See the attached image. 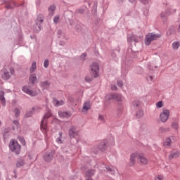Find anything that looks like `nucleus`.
Segmentation results:
<instances>
[{
    "instance_id": "nucleus-1",
    "label": "nucleus",
    "mask_w": 180,
    "mask_h": 180,
    "mask_svg": "<svg viewBox=\"0 0 180 180\" xmlns=\"http://www.w3.org/2000/svg\"><path fill=\"white\" fill-rule=\"evenodd\" d=\"M160 37H161V34H155V32L148 33L145 37L146 46H150L151 41H154V40H157V39H160Z\"/></svg>"
},
{
    "instance_id": "nucleus-2",
    "label": "nucleus",
    "mask_w": 180,
    "mask_h": 180,
    "mask_svg": "<svg viewBox=\"0 0 180 180\" xmlns=\"http://www.w3.org/2000/svg\"><path fill=\"white\" fill-rule=\"evenodd\" d=\"M9 148L13 153H15V154H20L22 147L18 141L11 139L9 143Z\"/></svg>"
},
{
    "instance_id": "nucleus-3",
    "label": "nucleus",
    "mask_w": 180,
    "mask_h": 180,
    "mask_svg": "<svg viewBox=\"0 0 180 180\" xmlns=\"http://www.w3.org/2000/svg\"><path fill=\"white\" fill-rule=\"evenodd\" d=\"M2 79H4V81H7V79H9L11 77H12V75L15 74V70L13 68H4L2 70Z\"/></svg>"
},
{
    "instance_id": "nucleus-4",
    "label": "nucleus",
    "mask_w": 180,
    "mask_h": 180,
    "mask_svg": "<svg viewBox=\"0 0 180 180\" xmlns=\"http://www.w3.org/2000/svg\"><path fill=\"white\" fill-rule=\"evenodd\" d=\"M90 72L94 77V78H96L99 75V64L96 62L93 63L90 65Z\"/></svg>"
},
{
    "instance_id": "nucleus-5",
    "label": "nucleus",
    "mask_w": 180,
    "mask_h": 180,
    "mask_svg": "<svg viewBox=\"0 0 180 180\" xmlns=\"http://www.w3.org/2000/svg\"><path fill=\"white\" fill-rule=\"evenodd\" d=\"M169 117V110L163 109L162 112L160 115V121L162 123H165Z\"/></svg>"
},
{
    "instance_id": "nucleus-6",
    "label": "nucleus",
    "mask_w": 180,
    "mask_h": 180,
    "mask_svg": "<svg viewBox=\"0 0 180 180\" xmlns=\"http://www.w3.org/2000/svg\"><path fill=\"white\" fill-rule=\"evenodd\" d=\"M41 108L39 106H34L32 108L31 111H28L25 114V117H32L33 115V113H39L40 112Z\"/></svg>"
},
{
    "instance_id": "nucleus-7",
    "label": "nucleus",
    "mask_w": 180,
    "mask_h": 180,
    "mask_svg": "<svg viewBox=\"0 0 180 180\" xmlns=\"http://www.w3.org/2000/svg\"><path fill=\"white\" fill-rule=\"evenodd\" d=\"M22 91L27 95H30V96H37V92L30 90L29 86H22Z\"/></svg>"
},
{
    "instance_id": "nucleus-8",
    "label": "nucleus",
    "mask_w": 180,
    "mask_h": 180,
    "mask_svg": "<svg viewBox=\"0 0 180 180\" xmlns=\"http://www.w3.org/2000/svg\"><path fill=\"white\" fill-rule=\"evenodd\" d=\"M41 130L45 136H47V131H49V128H47V121L42 120L41 122Z\"/></svg>"
},
{
    "instance_id": "nucleus-9",
    "label": "nucleus",
    "mask_w": 180,
    "mask_h": 180,
    "mask_svg": "<svg viewBox=\"0 0 180 180\" xmlns=\"http://www.w3.org/2000/svg\"><path fill=\"white\" fill-rule=\"evenodd\" d=\"M136 158L139 159V153H135L131 154L130 162H129L130 167H133V165L136 164Z\"/></svg>"
},
{
    "instance_id": "nucleus-10",
    "label": "nucleus",
    "mask_w": 180,
    "mask_h": 180,
    "mask_svg": "<svg viewBox=\"0 0 180 180\" xmlns=\"http://www.w3.org/2000/svg\"><path fill=\"white\" fill-rule=\"evenodd\" d=\"M127 41L128 43H132V41H134L135 43L139 42V37L133 34H128L127 36Z\"/></svg>"
},
{
    "instance_id": "nucleus-11",
    "label": "nucleus",
    "mask_w": 180,
    "mask_h": 180,
    "mask_svg": "<svg viewBox=\"0 0 180 180\" xmlns=\"http://www.w3.org/2000/svg\"><path fill=\"white\" fill-rule=\"evenodd\" d=\"M69 136L71 138H75L78 136V131H77V128L75 127H72L69 130Z\"/></svg>"
},
{
    "instance_id": "nucleus-12",
    "label": "nucleus",
    "mask_w": 180,
    "mask_h": 180,
    "mask_svg": "<svg viewBox=\"0 0 180 180\" xmlns=\"http://www.w3.org/2000/svg\"><path fill=\"white\" fill-rule=\"evenodd\" d=\"M138 160H139L141 164H143L144 165L148 164V160L142 153H138Z\"/></svg>"
},
{
    "instance_id": "nucleus-13",
    "label": "nucleus",
    "mask_w": 180,
    "mask_h": 180,
    "mask_svg": "<svg viewBox=\"0 0 180 180\" xmlns=\"http://www.w3.org/2000/svg\"><path fill=\"white\" fill-rule=\"evenodd\" d=\"M113 99L114 101H117V102H123V101H124V97H123L122 94H115L113 95Z\"/></svg>"
},
{
    "instance_id": "nucleus-14",
    "label": "nucleus",
    "mask_w": 180,
    "mask_h": 180,
    "mask_svg": "<svg viewBox=\"0 0 180 180\" xmlns=\"http://www.w3.org/2000/svg\"><path fill=\"white\" fill-rule=\"evenodd\" d=\"M5 95V92L4 91H0V101L1 103V105L3 106H6V100H5V97L4 96Z\"/></svg>"
},
{
    "instance_id": "nucleus-15",
    "label": "nucleus",
    "mask_w": 180,
    "mask_h": 180,
    "mask_svg": "<svg viewBox=\"0 0 180 180\" xmlns=\"http://www.w3.org/2000/svg\"><path fill=\"white\" fill-rule=\"evenodd\" d=\"M58 115H59L60 117H66V119H68V117H71L72 114H71V112H68L59 111Z\"/></svg>"
},
{
    "instance_id": "nucleus-16",
    "label": "nucleus",
    "mask_w": 180,
    "mask_h": 180,
    "mask_svg": "<svg viewBox=\"0 0 180 180\" xmlns=\"http://www.w3.org/2000/svg\"><path fill=\"white\" fill-rule=\"evenodd\" d=\"M91 109V102L86 101L84 103L82 112H88Z\"/></svg>"
},
{
    "instance_id": "nucleus-17",
    "label": "nucleus",
    "mask_w": 180,
    "mask_h": 180,
    "mask_svg": "<svg viewBox=\"0 0 180 180\" xmlns=\"http://www.w3.org/2000/svg\"><path fill=\"white\" fill-rule=\"evenodd\" d=\"M89 172H86V174H85L86 180H94V179H92V176H94V175H95V171H91V175H89Z\"/></svg>"
},
{
    "instance_id": "nucleus-18",
    "label": "nucleus",
    "mask_w": 180,
    "mask_h": 180,
    "mask_svg": "<svg viewBox=\"0 0 180 180\" xmlns=\"http://www.w3.org/2000/svg\"><path fill=\"white\" fill-rule=\"evenodd\" d=\"M53 155L54 154H53V153H51L45 155L44 158L45 161H46V162H50V161L53 160Z\"/></svg>"
},
{
    "instance_id": "nucleus-19",
    "label": "nucleus",
    "mask_w": 180,
    "mask_h": 180,
    "mask_svg": "<svg viewBox=\"0 0 180 180\" xmlns=\"http://www.w3.org/2000/svg\"><path fill=\"white\" fill-rule=\"evenodd\" d=\"M53 103L55 106H61L64 104V101L63 100L58 101L56 98H53Z\"/></svg>"
},
{
    "instance_id": "nucleus-20",
    "label": "nucleus",
    "mask_w": 180,
    "mask_h": 180,
    "mask_svg": "<svg viewBox=\"0 0 180 180\" xmlns=\"http://www.w3.org/2000/svg\"><path fill=\"white\" fill-rule=\"evenodd\" d=\"M41 86L43 89H49L50 88V83L47 81L42 82H41Z\"/></svg>"
},
{
    "instance_id": "nucleus-21",
    "label": "nucleus",
    "mask_w": 180,
    "mask_h": 180,
    "mask_svg": "<svg viewBox=\"0 0 180 180\" xmlns=\"http://www.w3.org/2000/svg\"><path fill=\"white\" fill-rule=\"evenodd\" d=\"M180 153L178 151L172 153L169 155V160H172V158H178V157H179Z\"/></svg>"
},
{
    "instance_id": "nucleus-22",
    "label": "nucleus",
    "mask_w": 180,
    "mask_h": 180,
    "mask_svg": "<svg viewBox=\"0 0 180 180\" xmlns=\"http://www.w3.org/2000/svg\"><path fill=\"white\" fill-rule=\"evenodd\" d=\"M30 84H34L35 82H37V77H36V75L32 74L30 76Z\"/></svg>"
},
{
    "instance_id": "nucleus-23",
    "label": "nucleus",
    "mask_w": 180,
    "mask_h": 180,
    "mask_svg": "<svg viewBox=\"0 0 180 180\" xmlns=\"http://www.w3.org/2000/svg\"><path fill=\"white\" fill-rule=\"evenodd\" d=\"M55 11H56V6L54 5L50 6V7L49 8V13L50 16H53V15H54Z\"/></svg>"
},
{
    "instance_id": "nucleus-24",
    "label": "nucleus",
    "mask_w": 180,
    "mask_h": 180,
    "mask_svg": "<svg viewBox=\"0 0 180 180\" xmlns=\"http://www.w3.org/2000/svg\"><path fill=\"white\" fill-rule=\"evenodd\" d=\"M171 143H172L171 138H167L164 142V146L166 147V148H168V147L171 146Z\"/></svg>"
},
{
    "instance_id": "nucleus-25",
    "label": "nucleus",
    "mask_w": 180,
    "mask_h": 180,
    "mask_svg": "<svg viewBox=\"0 0 180 180\" xmlns=\"http://www.w3.org/2000/svg\"><path fill=\"white\" fill-rule=\"evenodd\" d=\"M44 20V17H43V15L39 14L37 18V25H40V23H43Z\"/></svg>"
},
{
    "instance_id": "nucleus-26",
    "label": "nucleus",
    "mask_w": 180,
    "mask_h": 180,
    "mask_svg": "<svg viewBox=\"0 0 180 180\" xmlns=\"http://www.w3.org/2000/svg\"><path fill=\"white\" fill-rule=\"evenodd\" d=\"M180 43L179 41H176L172 43V49L173 50H178L179 49Z\"/></svg>"
},
{
    "instance_id": "nucleus-27",
    "label": "nucleus",
    "mask_w": 180,
    "mask_h": 180,
    "mask_svg": "<svg viewBox=\"0 0 180 180\" xmlns=\"http://www.w3.org/2000/svg\"><path fill=\"white\" fill-rule=\"evenodd\" d=\"M12 129L13 130H18L19 129V122L13 121L12 124Z\"/></svg>"
},
{
    "instance_id": "nucleus-28",
    "label": "nucleus",
    "mask_w": 180,
    "mask_h": 180,
    "mask_svg": "<svg viewBox=\"0 0 180 180\" xmlns=\"http://www.w3.org/2000/svg\"><path fill=\"white\" fill-rule=\"evenodd\" d=\"M18 139L21 143L22 146H26V141L25 140V138L22 136H18Z\"/></svg>"
},
{
    "instance_id": "nucleus-29",
    "label": "nucleus",
    "mask_w": 180,
    "mask_h": 180,
    "mask_svg": "<svg viewBox=\"0 0 180 180\" xmlns=\"http://www.w3.org/2000/svg\"><path fill=\"white\" fill-rule=\"evenodd\" d=\"M105 147H106V144L105 143V142H101L100 146H98V148L101 151H105Z\"/></svg>"
},
{
    "instance_id": "nucleus-30",
    "label": "nucleus",
    "mask_w": 180,
    "mask_h": 180,
    "mask_svg": "<svg viewBox=\"0 0 180 180\" xmlns=\"http://www.w3.org/2000/svg\"><path fill=\"white\" fill-rule=\"evenodd\" d=\"M178 127H179L178 122H173L172 123V129H174V130H178Z\"/></svg>"
},
{
    "instance_id": "nucleus-31",
    "label": "nucleus",
    "mask_w": 180,
    "mask_h": 180,
    "mask_svg": "<svg viewBox=\"0 0 180 180\" xmlns=\"http://www.w3.org/2000/svg\"><path fill=\"white\" fill-rule=\"evenodd\" d=\"M36 68H37L36 62H33L30 69V72H34V71L36 70Z\"/></svg>"
},
{
    "instance_id": "nucleus-32",
    "label": "nucleus",
    "mask_w": 180,
    "mask_h": 180,
    "mask_svg": "<svg viewBox=\"0 0 180 180\" xmlns=\"http://www.w3.org/2000/svg\"><path fill=\"white\" fill-rule=\"evenodd\" d=\"M132 106L134 108H139L140 106V101L139 100H135L132 102Z\"/></svg>"
},
{
    "instance_id": "nucleus-33",
    "label": "nucleus",
    "mask_w": 180,
    "mask_h": 180,
    "mask_svg": "<svg viewBox=\"0 0 180 180\" xmlns=\"http://www.w3.org/2000/svg\"><path fill=\"white\" fill-rule=\"evenodd\" d=\"M14 115L15 117H19L20 115V110H19V108H15Z\"/></svg>"
},
{
    "instance_id": "nucleus-34",
    "label": "nucleus",
    "mask_w": 180,
    "mask_h": 180,
    "mask_svg": "<svg viewBox=\"0 0 180 180\" xmlns=\"http://www.w3.org/2000/svg\"><path fill=\"white\" fill-rule=\"evenodd\" d=\"M143 116H144V111L139 110L137 112H136V117H143Z\"/></svg>"
},
{
    "instance_id": "nucleus-35",
    "label": "nucleus",
    "mask_w": 180,
    "mask_h": 180,
    "mask_svg": "<svg viewBox=\"0 0 180 180\" xmlns=\"http://www.w3.org/2000/svg\"><path fill=\"white\" fill-rule=\"evenodd\" d=\"M49 117H51V112H50V111H49V112L44 116L43 120L47 121V120L49 119Z\"/></svg>"
},
{
    "instance_id": "nucleus-36",
    "label": "nucleus",
    "mask_w": 180,
    "mask_h": 180,
    "mask_svg": "<svg viewBox=\"0 0 180 180\" xmlns=\"http://www.w3.org/2000/svg\"><path fill=\"white\" fill-rule=\"evenodd\" d=\"M59 137L56 139L57 143L58 144H61L63 143V141L61 140L62 136H63V132H59Z\"/></svg>"
},
{
    "instance_id": "nucleus-37",
    "label": "nucleus",
    "mask_w": 180,
    "mask_h": 180,
    "mask_svg": "<svg viewBox=\"0 0 180 180\" xmlns=\"http://www.w3.org/2000/svg\"><path fill=\"white\" fill-rule=\"evenodd\" d=\"M143 5H150V0H139Z\"/></svg>"
},
{
    "instance_id": "nucleus-38",
    "label": "nucleus",
    "mask_w": 180,
    "mask_h": 180,
    "mask_svg": "<svg viewBox=\"0 0 180 180\" xmlns=\"http://www.w3.org/2000/svg\"><path fill=\"white\" fill-rule=\"evenodd\" d=\"M162 106H164V103H162V101H159L158 103H156V107L160 109V108H162Z\"/></svg>"
},
{
    "instance_id": "nucleus-39",
    "label": "nucleus",
    "mask_w": 180,
    "mask_h": 180,
    "mask_svg": "<svg viewBox=\"0 0 180 180\" xmlns=\"http://www.w3.org/2000/svg\"><path fill=\"white\" fill-rule=\"evenodd\" d=\"M168 15H169V13H167V12H162V13H161V18H162V19H165V18H167V16H168Z\"/></svg>"
},
{
    "instance_id": "nucleus-40",
    "label": "nucleus",
    "mask_w": 180,
    "mask_h": 180,
    "mask_svg": "<svg viewBox=\"0 0 180 180\" xmlns=\"http://www.w3.org/2000/svg\"><path fill=\"white\" fill-rule=\"evenodd\" d=\"M165 177L162 175H158L155 177V180H164Z\"/></svg>"
},
{
    "instance_id": "nucleus-41",
    "label": "nucleus",
    "mask_w": 180,
    "mask_h": 180,
    "mask_svg": "<svg viewBox=\"0 0 180 180\" xmlns=\"http://www.w3.org/2000/svg\"><path fill=\"white\" fill-rule=\"evenodd\" d=\"M60 20V16L56 15L53 18V22L54 23H57Z\"/></svg>"
},
{
    "instance_id": "nucleus-42",
    "label": "nucleus",
    "mask_w": 180,
    "mask_h": 180,
    "mask_svg": "<svg viewBox=\"0 0 180 180\" xmlns=\"http://www.w3.org/2000/svg\"><path fill=\"white\" fill-rule=\"evenodd\" d=\"M44 67L45 68H47V67H49V60H45V61L44 63Z\"/></svg>"
},
{
    "instance_id": "nucleus-43",
    "label": "nucleus",
    "mask_w": 180,
    "mask_h": 180,
    "mask_svg": "<svg viewBox=\"0 0 180 180\" xmlns=\"http://www.w3.org/2000/svg\"><path fill=\"white\" fill-rule=\"evenodd\" d=\"M117 86H120V88H122V86H123V82L120 80L117 81Z\"/></svg>"
},
{
    "instance_id": "nucleus-44",
    "label": "nucleus",
    "mask_w": 180,
    "mask_h": 180,
    "mask_svg": "<svg viewBox=\"0 0 180 180\" xmlns=\"http://www.w3.org/2000/svg\"><path fill=\"white\" fill-rule=\"evenodd\" d=\"M85 81H86V82H91L92 81V78L89 77H85Z\"/></svg>"
},
{
    "instance_id": "nucleus-45",
    "label": "nucleus",
    "mask_w": 180,
    "mask_h": 180,
    "mask_svg": "<svg viewBox=\"0 0 180 180\" xmlns=\"http://www.w3.org/2000/svg\"><path fill=\"white\" fill-rule=\"evenodd\" d=\"M22 165H23V162H18L16 164V166H17V167H22Z\"/></svg>"
},
{
    "instance_id": "nucleus-46",
    "label": "nucleus",
    "mask_w": 180,
    "mask_h": 180,
    "mask_svg": "<svg viewBox=\"0 0 180 180\" xmlns=\"http://www.w3.org/2000/svg\"><path fill=\"white\" fill-rule=\"evenodd\" d=\"M86 57V53H83V54L81 56L82 60H84Z\"/></svg>"
},
{
    "instance_id": "nucleus-47",
    "label": "nucleus",
    "mask_w": 180,
    "mask_h": 180,
    "mask_svg": "<svg viewBox=\"0 0 180 180\" xmlns=\"http://www.w3.org/2000/svg\"><path fill=\"white\" fill-rule=\"evenodd\" d=\"M98 119H99V120H101V122H103V120H105V118L102 115H99Z\"/></svg>"
},
{
    "instance_id": "nucleus-48",
    "label": "nucleus",
    "mask_w": 180,
    "mask_h": 180,
    "mask_svg": "<svg viewBox=\"0 0 180 180\" xmlns=\"http://www.w3.org/2000/svg\"><path fill=\"white\" fill-rule=\"evenodd\" d=\"M6 9H12V6L11 4H6Z\"/></svg>"
},
{
    "instance_id": "nucleus-49",
    "label": "nucleus",
    "mask_w": 180,
    "mask_h": 180,
    "mask_svg": "<svg viewBox=\"0 0 180 180\" xmlns=\"http://www.w3.org/2000/svg\"><path fill=\"white\" fill-rule=\"evenodd\" d=\"M127 72H129V70H125V72H122V74L123 75H127Z\"/></svg>"
},
{
    "instance_id": "nucleus-50",
    "label": "nucleus",
    "mask_w": 180,
    "mask_h": 180,
    "mask_svg": "<svg viewBox=\"0 0 180 180\" xmlns=\"http://www.w3.org/2000/svg\"><path fill=\"white\" fill-rule=\"evenodd\" d=\"M147 79L148 81H153V76H149L148 77H147Z\"/></svg>"
},
{
    "instance_id": "nucleus-51",
    "label": "nucleus",
    "mask_w": 180,
    "mask_h": 180,
    "mask_svg": "<svg viewBox=\"0 0 180 180\" xmlns=\"http://www.w3.org/2000/svg\"><path fill=\"white\" fill-rule=\"evenodd\" d=\"M113 91H117V87L116 86H113Z\"/></svg>"
},
{
    "instance_id": "nucleus-52",
    "label": "nucleus",
    "mask_w": 180,
    "mask_h": 180,
    "mask_svg": "<svg viewBox=\"0 0 180 180\" xmlns=\"http://www.w3.org/2000/svg\"><path fill=\"white\" fill-rule=\"evenodd\" d=\"M40 30H41L40 25H38V30H37V32H40Z\"/></svg>"
},
{
    "instance_id": "nucleus-53",
    "label": "nucleus",
    "mask_w": 180,
    "mask_h": 180,
    "mask_svg": "<svg viewBox=\"0 0 180 180\" xmlns=\"http://www.w3.org/2000/svg\"><path fill=\"white\" fill-rule=\"evenodd\" d=\"M91 171H95V170L89 169V170L86 171V172H89V175H91Z\"/></svg>"
},
{
    "instance_id": "nucleus-54",
    "label": "nucleus",
    "mask_w": 180,
    "mask_h": 180,
    "mask_svg": "<svg viewBox=\"0 0 180 180\" xmlns=\"http://www.w3.org/2000/svg\"><path fill=\"white\" fill-rule=\"evenodd\" d=\"M131 4H134V2H136V0H129Z\"/></svg>"
},
{
    "instance_id": "nucleus-55",
    "label": "nucleus",
    "mask_w": 180,
    "mask_h": 180,
    "mask_svg": "<svg viewBox=\"0 0 180 180\" xmlns=\"http://www.w3.org/2000/svg\"><path fill=\"white\" fill-rule=\"evenodd\" d=\"M120 112H122V110H123V106L120 105Z\"/></svg>"
},
{
    "instance_id": "nucleus-56",
    "label": "nucleus",
    "mask_w": 180,
    "mask_h": 180,
    "mask_svg": "<svg viewBox=\"0 0 180 180\" xmlns=\"http://www.w3.org/2000/svg\"><path fill=\"white\" fill-rule=\"evenodd\" d=\"M151 65L150 63H148V66L150 67Z\"/></svg>"
},
{
    "instance_id": "nucleus-57",
    "label": "nucleus",
    "mask_w": 180,
    "mask_h": 180,
    "mask_svg": "<svg viewBox=\"0 0 180 180\" xmlns=\"http://www.w3.org/2000/svg\"><path fill=\"white\" fill-rule=\"evenodd\" d=\"M58 33L61 34V31L60 30L58 31Z\"/></svg>"
},
{
    "instance_id": "nucleus-58",
    "label": "nucleus",
    "mask_w": 180,
    "mask_h": 180,
    "mask_svg": "<svg viewBox=\"0 0 180 180\" xmlns=\"http://www.w3.org/2000/svg\"><path fill=\"white\" fill-rule=\"evenodd\" d=\"M108 171L112 172V169H108Z\"/></svg>"
}]
</instances>
